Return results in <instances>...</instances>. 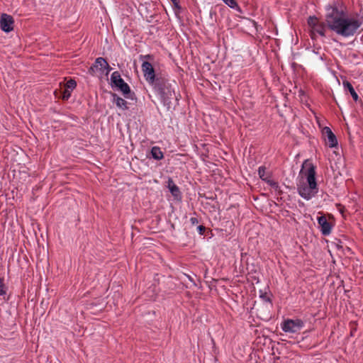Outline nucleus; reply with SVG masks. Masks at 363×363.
Listing matches in <instances>:
<instances>
[{
  "instance_id": "f257e3e1",
  "label": "nucleus",
  "mask_w": 363,
  "mask_h": 363,
  "mask_svg": "<svg viewBox=\"0 0 363 363\" xmlns=\"http://www.w3.org/2000/svg\"><path fill=\"white\" fill-rule=\"evenodd\" d=\"M325 23L315 16H310L308 24L311 30V38L316 34L325 37L327 28L344 38L353 36L362 22L358 17L348 16L344 5L340 1H333L325 6Z\"/></svg>"
},
{
  "instance_id": "f03ea898",
  "label": "nucleus",
  "mask_w": 363,
  "mask_h": 363,
  "mask_svg": "<svg viewBox=\"0 0 363 363\" xmlns=\"http://www.w3.org/2000/svg\"><path fill=\"white\" fill-rule=\"evenodd\" d=\"M308 169L304 172L306 180L301 179L297 184V191L301 197L308 201L318 192L315 179V167L312 164H307Z\"/></svg>"
},
{
  "instance_id": "7ed1b4c3",
  "label": "nucleus",
  "mask_w": 363,
  "mask_h": 363,
  "mask_svg": "<svg viewBox=\"0 0 363 363\" xmlns=\"http://www.w3.org/2000/svg\"><path fill=\"white\" fill-rule=\"evenodd\" d=\"M152 86L155 93L159 96L161 102L167 109L171 108L172 100L174 97L176 98V100H178L177 96H175L173 85L169 80L157 77V80Z\"/></svg>"
},
{
  "instance_id": "20e7f679",
  "label": "nucleus",
  "mask_w": 363,
  "mask_h": 363,
  "mask_svg": "<svg viewBox=\"0 0 363 363\" xmlns=\"http://www.w3.org/2000/svg\"><path fill=\"white\" fill-rule=\"evenodd\" d=\"M111 81L112 84L116 86L123 93L125 98H130L129 95L131 93L130 88L129 85L121 78L118 72L115 71L112 73L111 76Z\"/></svg>"
},
{
  "instance_id": "39448f33",
  "label": "nucleus",
  "mask_w": 363,
  "mask_h": 363,
  "mask_svg": "<svg viewBox=\"0 0 363 363\" xmlns=\"http://www.w3.org/2000/svg\"><path fill=\"white\" fill-rule=\"evenodd\" d=\"M304 327V323L301 319H287L281 325L285 333H296Z\"/></svg>"
},
{
  "instance_id": "423d86ee",
  "label": "nucleus",
  "mask_w": 363,
  "mask_h": 363,
  "mask_svg": "<svg viewBox=\"0 0 363 363\" xmlns=\"http://www.w3.org/2000/svg\"><path fill=\"white\" fill-rule=\"evenodd\" d=\"M141 68L145 80L150 85L154 84L157 80V77H155V69L152 64L145 61L142 63Z\"/></svg>"
},
{
  "instance_id": "0eeeda50",
  "label": "nucleus",
  "mask_w": 363,
  "mask_h": 363,
  "mask_svg": "<svg viewBox=\"0 0 363 363\" xmlns=\"http://www.w3.org/2000/svg\"><path fill=\"white\" fill-rule=\"evenodd\" d=\"M323 137L329 147H335L337 145V140L335 135L329 127H324L322 130Z\"/></svg>"
},
{
  "instance_id": "6e6552de",
  "label": "nucleus",
  "mask_w": 363,
  "mask_h": 363,
  "mask_svg": "<svg viewBox=\"0 0 363 363\" xmlns=\"http://www.w3.org/2000/svg\"><path fill=\"white\" fill-rule=\"evenodd\" d=\"M13 18L10 15L3 13L1 16L0 24L1 28L6 33H9L13 28Z\"/></svg>"
},
{
  "instance_id": "1a4fd4ad",
  "label": "nucleus",
  "mask_w": 363,
  "mask_h": 363,
  "mask_svg": "<svg viewBox=\"0 0 363 363\" xmlns=\"http://www.w3.org/2000/svg\"><path fill=\"white\" fill-rule=\"evenodd\" d=\"M108 67V63L106 60L104 58L99 57L96 59L93 65L90 67L89 72L93 74L96 71L99 70L104 73V69Z\"/></svg>"
},
{
  "instance_id": "9d476101",
  "label": "nucleus",
  "mask_w": 363,
  "mask_h": 363,
  "mask_svg": "<svg viewBox=\"0 0 363 363\" xmlns=\"http://www.w3.org/2000/svg\"><path fill=\"white\" fill-rule=\"evenodd\" d=\"M318 223L320 226V232L323 235H328L332 230V225L328 221L325 216L318 218Z\"/></svg>"
},
{
  "instance_id": "9b49d317",
  "label": "nucleus",
  "mask_w": 363,
  "mask_h": 363,
  "mask_svg": "<svg viewBox=\"0 0 363 363\" xmlns=\"http://www.w3.org/2000/svg\"><path fill=\"white\" fill-rule=\"evenodd\" d=\"M77 86V82L74 79H69L62 91V99L63 100H68L69 97L71 96L72 91L76 88Z\"/></svg>"
},
{
  "instance_id": "f8f14e48",
  "label": "nucleus",
  "mask_w": 363,
  "mask_h": 363,
  "mask_svg": "<svg viewBox=\"0 0 363 363\" xmlns=\"http://www.w3.org/2000/svg\"><path fill=\"white\" fill-rule=\"evenodd\" d=\"M342 85L345 89V91L350 92L354 101L357 102V101H359V96L350 82L346 80L343 81Z\"/></svg>"
},
{
  "instance_id": "ddd939ff",
  "label": "nucleus",
  "mask_w": 363,
  "mask_h": 363,
  "mask_svg": "<svg viewBox=\"0 0 363 363\" xmlns=\"http://www.w3.org/2000/svg\"><path fill=\"white\" fill-rule=\"evenodd\" d=\"M113 102L117 107L122 110L128 109L127 101L123 98L118 96L116 94H112Z\"/></svg>"
},
{
  "instance_id": "4468645a",
  "label": "nucleus",
  "mask_w": 363,
  "mask_h": 363,
  "mask_svg": "<svg viewBox=\"0 0 363 363\" xmlns=\"http://www.w3.org/2000/svg\"><path fill=\"white\" fill-rule=\"evenodd\" d=\"M151 156L156 160H161L164 157V154L160 147L154 146L151 148Z\"/></svg>"
},
{
  "instance_id": "2eb2a0df",
  "label": "nucleus",
  "mask_w": 363,
  "mask_h": 363,
  "mask_svg": "<svg viewBox=\"0 0 363 363\" xmlns=\"http://www.w3.org/2000/svg\"><path fill=\"white\" fill-rule=\"evenodd\" d=\"M168 188L174 196H177L179 194V187L174 183L172 179H169L168 180Z\"/></svg>"
},
{
  "instance_id": "dca6fc26",
  "label": "nucleus",
  "mask_w": 363,
  "mask_h": 363,
  "mask_svg": "<svg viewBox=\"0 0 363 363\" xmlns=\"http://www.w3.org/2000/svg\"><path fill=\"white\" fill-rule=\"evenodd\" d=\"M7 292V286L4 284V279L0 277V296H4Z\"/></svg>"
},
{
  "instance_id": "f3484780",
  "label": "nucleus",
  "mask_w": 363,
  "mask_h": 363,
  "mask_svg": "<svg viewBox=\"0 0 363 363\" xmlns=\"http://www.w3.org/2000/svg\"><path fill=\"white\" fill-rule=\"evenodd\" d=\"M258 174L260 179L262 180H266L267 177H265L266 174V167L264 166H260L258 169Z\"/></svg>"
},
{
  "instance_id": "a211bd4d",
  "label": "nucleus",
  "mask_w": 363,
  "mask_h": 363,
  "mask_svg": "<svg viewBox=\"0 0 363 363\" xmlns=\"http://www.w3.org/2000/svg\"><path fill=\"white\" fill-rule=\"evenodd\" d=\"M197 230L200 235H203L206 231V228L205 226L201 225L197 227Z\"/></svg>"
},
{
  "instance_id": "6ab92c4d",
  "label": "nucleus",
  "mask_w": 363,
  "mask_h": 363,
  "mask_svg": "<svg viewBox=\"0 0 363 363\" xmlns=\"http://www.w3.org/2000/svg\"><path fill=\"white\" fill-rule=\"evenodd\" d=\"M260 298L265 302H271V300L267 294H262L260 295Z\"/></svg>"
},
{
  "instance_id": "aec40b11",
  "label": "nucleus",
  "mask_w": 363,
  "mask_h": 363,
  "mask_svg": "<svg viewBox=\"0 0 363 363\" xmlns=\"http://www.w3.org/2000/svg\"><path fill=\"white\" fill-rule=\"evenodd\" d=\"M190 222L194 225L198 224L199 221V219L196 217H191L190 218Z\"/></svg>"
},
{
  "instance_id": "412c9836",
  "label": "nucleus",
  "mask_w": 363,
  "mask_h": 363,
  "mask_svg": "<svg viewBox=\"0 0 363 363\" xmlns=\"http://www.w3.org/2000/svg\"><path fill=\"white\" fill-rule=\"evenodd\" d=\"M111 70V67H110V65H108V67H105L104 69V72H106V74H108V73L110 72V71Z\"/></svg>"
},
{
  "instance_id": "4be33fe9",
  "label": "nucleus",
  "mask_w": 363,
  "mask_h": 363,
  "mask_svg": "<svg viewBox=\"0 0 363 363\" xmlns=\"http://www.w3.org/2000/svg\"><path fill=\"white\" fill-rule=\"evenodd\" d=\"M172 3L174 4V5L175 6V7L178 8V9H180V6H179V2L177 0H175L174 1H172Z\"/></svg>"
},
{
  "instance_id": "5701e85b",
  "label": "nucleus",
  "mask_w": 363,
  "mask_h": 363,
  "mask_svg": "<svg viewBox=\"0 0 363 363\" xmlns=\"http://www.w3.org/2000/svg\"><path fill=\"white\" fill-rule=\"evenodd\" d=\"M143 57L146 58V59H151L152 56L150 55H146L143 56Z\"/></svg>"
}]
</instances>
